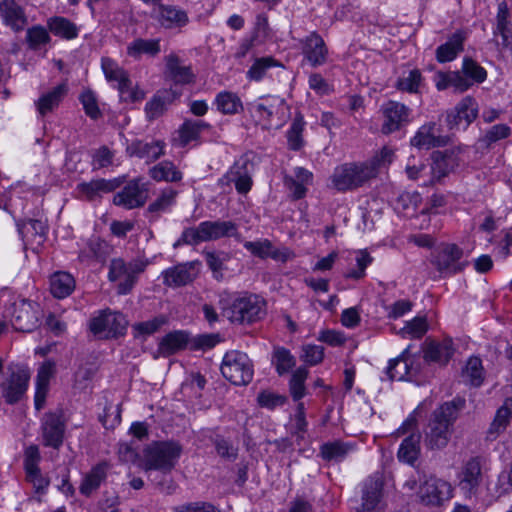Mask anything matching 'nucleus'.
Here are the masks:
<instances>
[{
	"label": "nucleus",
	"instance_id": "nucleus-15",
	"mask_svg": "<svg viewBox=\"0 0 512 512\" xmlns=\"http://www.w3.org/2000/svg\"><path fill=\"white\" fill-rule=\"evenodd\" d=\"M148 199L147 185L140 179L130 180L121 191L113 197V203L125 209L142 207Z\"/></svg>",
	"mask_w": 512,
	"mask_h": 512
},
{
	"label": "nucleus",
	"instance_id": "nucleus-28",
	"mask_svg": "<svg viewBox=\"0 0 512 512\" xmlns=\"http://www.w3.org/2000/svg\"><path fill=\"white\" fill-rule=\"evenodd\" d=\"M0 15L4 23L15 31L23 30L27 24L24 10L15 0H2Z\"/></svg>",
	"mask_w": 512,
	"mask_h": 512
},
{
	"label": "nucleus",
	"instance_id": "nucleus-29",
	"mask_svg": "<svg viewBox=\"0 0 512 512\" xmlns=\"http://www.w3.org/2000/svg\"><path fill=\"white\" fill-rule=\"evenodd\" d=\"M164 148L165 142L161 140L151 142L137 140L127 147V152L130 156H136L149 162L160 158L164 154Z\"/></svg>",
	"mask_w": 512,
	"mask_h": 512
},
{
	"label": "nucleus",
	"instance_id": "nucleus-10",
	"mask_svg": "<svg viewBox=\"0 0 512 512\" xmlns=\"http://www.w3.org/2000/svg\"><path fill=\"white\" fill-rule=\"evenodd\" d=\"M127 320L122 313L102 311L90 320L89 328L94 335L101 338H114L123 335L127 328Z\"/></svg>",
	"mask_w": 512,
	"mask_h": 512
},
{
	"label": "nucleus",
	"instance_id": "nucleus-54",
	"mask_svg": "<svg viewBox=\"0 0 512 512\" xmlns=\"http://www.w3.org/2000/svg\"><path fill=\"white\" fill-rule=\"evenodd\" d=\"M281 66L273 57H262L255 60L247 71V77L253 81H260L272 67Z\"/></svg>",
	"mask_w": 512,
	"mask_h": 512
},
{
	"label": "nucleus",
	"instance_id": "nucleus-37",
	"mask_svg": "<svg viewBox=\"0 0 512 512\" xmlns=\"http://www.w3.org/2000/svg\"><path fill=\"white\" fill-rule=\"evenodd\" d=\"M188 344V334L184 331H173L165 335L159 343L158 351L163 356H170Z\"/></svg>",
	"mask_w": 512,
	"mask_h": 512
},
{
	"label": "nucleus",
	"instance_id": "nucleus-44",
	"mask_svg": "<svg viewBox=\"0 0 512 512\" xmlns=\"http://www.w3.org/2000/svg\"><path fill=\"white\" fill-rule=\"evenodd\" d=\"M409 349H405L397 358L389 361L386 373L390 380H405L410 372Z\"/></svg>",
	"mask_w": 512,
	"mask_h": 512
},
{
	"label": "nucleus",
	"instance_id": "nucleus-27",
	"mask_svg": "<svg viewBox=\"0 0 512 512\" xmlns=\"http://www.w3.org/2000/svg\"><path fill=\"white\" fill-rule=\"evenodd\" d=\"M181 91L173 88L158 91L150 101L146 103L145 112L149 120L160 117L174 100L180 97Z\"/></svg>",
	"mask_w": 512,
	"mask_h": 512
},
{
	"label": "nucleus",
	"instance_id": "nucleus-39",
	"mask_svg": "<svg viewBox=\"0 0 512 512\" xmlns=\"http://www.w3.org/2000/svg\"><path fill=\"white\" fill-rule=\"evenodd\" d=\"M150 177L155 181L180 182L183 178L182 172L171 161H162L149 170Z\"/></svg>",
	"mask_w": 512,
	"mask_h": 512
},
{
	"label": "nucleus",
	"instance_id": "nucleus-61",
	"mask_svg": "<svg viewBox=\"0 0 512 512\" xmlns=\"http://www.w3.org/2000/svg\"><path fill=\"white\" fill-rule=\"evenodd\" d=\"M373 258L366 250H360L356 256V268L351 269L345 275L348 279L360 280L366 275V268L372 263Z\"/></svg>",
	"mask_w": 512,
	"mask_h": 512
},
{
	"label": "nucleus",
	"instance_id": "nucleus-16",
	"mask_svg": "<svg viewBox=\"0 0 512 512\" xmlns=\"http://www.w3.org/2000/svg\"><path fill=\"white\" fill-rule=\"evenodd\" d=\"M484 459L471 457L464 462L459 474V487L469 497L475 495L483 481Z\"/></svg>",
	"mask_w": 512,
	"mask_h": 512
},
{
	"label": "nucleus",
	"instance_id": "nucleus-23",
	"mask_svg": "<svg viewBox=\"0 0 512 512\" xmlns=\"http://www.w3.org/2000/svg\"><path fill=\"white\" fill-rule=\"evenodd\" d=\"M121 184L122 181L119 178L110 180L95 179L78 184L77 190L83 198L88 201H93L97 198H101L103 194L115 191Z\"/></svg>",
	"mask_w": 512,
	"mask_h": 512
},
{
	"label": "nucleus",
	"instance_id": "nucleus-45",
	"mask_svg": "<svg viewBox=\"0 0 512 512\" xmlns=\"http://www.w3.org/2000/svg\"><path fill=\"white\" fill-rule=\"evenodd\" d=\"M160 52L159 40L156 39H136L127 47V53L133 58H139L142 54L155 56Z\"/></svg>",
	"mask_w": 512,
	"mask_h": 512
},
{
	"label": "nucleus",
	"instance_id": "nucleus-59",
	"mask_svg": "<svg viewBox=\"0 0 512 512\" xmlns=\"http://www.w3.org/2000/svg\"><path fill=\"white\" fill-rule=\"evenodd\" d=\"M463 376L470 381L472 386H480L484 379L481 359L478 357H471L463 371Z\"/></svg>",
	"mask_w": 512,
	"mask_h": 512
},
{
	"label": "nucleus",
	"instance_id": "nucleus-6",
	"mask_svg": "<svg viewBox=\"0 0 512 512\" xmlns=\"http://www.w3.org/2000/svg\"><path fill=\"white\" fill-rule=\"evenodd\" d=\"M283 104L284 100L278 96H264L249 103L248 111L256 125L269 130L281 125L280 112Z\"/></svg>",
	"mask_w": 512,
	"mask_h": 512
},
{
	"label": "nucleus",
	"instance_id": "nucleus-11",
	"mask_svg": "<svg viewBox=\"0 0 512 512\" xmlns=\"http://www.w3.org/2000/svg\"><path fill=\"white\" fill-rule=\"evenodd\" d=\"M41 435L43 445L59 449L65 437L66 421L62 410L46 412L41 418Z\"/></svg>",
	"mask_w": 512,
	"mask_h": 512
},
{
	"label": "nucleus",
	"instance_id": "nucleus-48",
	"mask_svg": "<svg viewBox=\"0 0 512 512\" xmlns=\"http://www.w3.org/2000/svg\"><path fill=\"white\" fill-rule=\"evenodd\" d=\"M209 125L201 120H186L179 129V141L181 146H186L191 141L197 140L200 132Z\"/></svg>",
	"mask_w": 512,
	"mask_h": 512
},
{
	"label": "nucleus",
	"instance_id": "nucleus-38",
	"mask_svg": "<svg viewBox=\"0 0 512 512\" xmlns=\"http://www.w3.org/2000/svg\"><path fill=\"white\" fill-rule=\"evenodd\" d=\"M420 434L412 433L401 443L397 457L399 461L414 465L420 455Z\"/></svg>",
	"mask_w": 512,
	"mask_h": 512
},
{
	"label": "nucleus",
	"instance_id": "nucleus-47",
	"mask_svg": "<svg viewBox=\"0 0 512 512\" xmlns=\"http://www.w3.org/2000/svg\"><path fill=\"white\" fill-rule=\"evenodd\" d=\"M107 254V243L98 237H92L87 241L85 248L80 251L79 258L81 261L89 259L101 260L104 259Z\"/></svg>",
	"mask_w": 512,
	"mask_h": 512
},
{
	"label": "nucleus",
	"instance_id": "nucleus-34",
	"mask_svg": "<svg viewBox=\"0 0 512 512\" xmlns=\"http://www.w3.org/2000/svg\"><path fill=\"white\" fill-rule=\"evenodd\" d=\"M465 37L462 32L454 33L444 44L436 49V59L440 63L454 60L463 51Z\"/></svg>",
	"mask_w": 512,
	"mask_h": 512
},
{
	"label": "nucleus",
	"instance_id": "nucleus-19",
	"mask_svg": "<svg viewBox=\"0 0 512 512\" xmlns=\"http://www.w3.org/2000/svg\"><path fill=\"white\" fill-rule=\"evenodd\" d=\"M30 374L26 369L18 368L13 371L5 383L2 384V396L8 404L20 401L25 394Z\"/></svg>",
	"mask_w": 512,
	"mask_h": 512
},
{
	"label": "nucleus",
	"instance_id": "nucleus-26",
	"mask_svg": "<svg viewBox=\"0 0 512 512\" xmlns=\"http://www.w3.org/2000/svg\"><path fill=\"white\" fill-rule=\"evenodd\" d=\"M55 366L56 364L54 361L47 360L38 369L36 377V392L34 397L35 408L37 410H41L45 405L50 379L55 374Z\"/></svg>",
	"mask_w": 512,
	"mask_h": 512
},
{
	"label": "nucleus",
	"instance_id": "nucleus-51",
	"mask_svg": "<svg viewBox=\"0 0 512 512\" xmlns=\"http://www.w3.org/2000/svg\"><path fill=\"white\" fill-rule=\"evenodd\" d=\"M422 82V74L418 69L404 72L396 81L395 87L404 92L417 93Z\"/></svg>",
	"mask_w": 512,
	"mask_h": 512
},
{
	"label": "nucleus",
	"instance_id": "nucleus-17",
	"mask_svg": "<svg viewBox=\"0 0 512 512\" xmlns=\"http://www.w3.org/2000/svg\"><path fill=\"white\" fill-rule=\"evenodd\" d=\"M253 172L254 164L246 157H241L235 161L221 181H225L227 184L234 183L235 189L239 194H247L253 184Z\"/></svg>",
	"mask_w": 512,
	"mask_h": 512
},
{
	"label": "nucleus",
	"instance_id": "nucleus-9",
	"mask_svg": "<svg viewBox=\"0 0 512 512\" xmlns=\"http://www.w3.org/2000/svg\"><path fill=\"white\" fill-rule=\"evenodd\" d=\"M462 258L463 250L461 248L456 244L444 243L434 250L431 263L441 275L447 277L464 270L467 262Z\"/></svg>",
	"mask_w": 512,
	"mask_h": 512
},
{
	"label": "nucleus",
	"instance_id": "nucleus-31",
	"mask_svg": "<svg viewBox=\"0 0 512 512\" xmlns=\"http://www.w3.org/2000/svg\"><path fill=\"white\" fill-rule=\"evenodd\" d=\"M157 20L167 29L183 27L189 22V18L185 10L177 6L164 4H160L158 6Z\"/></svg>",
	"mask_w": 512,
	"mask_h": 512
},
{
	"label": "nucleus",
	"instance_id": "nucleus-5",
	"mask_svg": "<svg viewBox=\"0 0 512 512\" xmlns=\"http://www.w3.org/2000/svg\"><path fill=\"white\" fill-rule=\"evenodd\" d=\"M374 178V168L362 163H344L337 166L330 176L331 186L340 192H346L363 186Z\"/></svg>",
	"mask_w": 512,
	"mask_h": 512
},
{
	"label": "nucleus",
	"instance_id": "nucleus-64",
	"mask_svg": "<svg viewBox=\"0 0 512 512\" xmlns=\"http://www.w3.org/2000/svg\"><path fill=\"white\" fill-rule=\"evenodd\" d=\"M303 120L302 118H295L287 132L288 146L291 150L297 151L303 146Z\"/></svg>",
	"mask_w": 512,
	"mask_h": 512
},
{
	"label": "nucleus",
	"instance_id": "nucleus-52",
	"mask_svg": "<svg viewBox=\"0 0 512 512\" xmlns=\"http://www.w3.org/2000/svg\"><path fill=\"white\" fill-rule=\"evenodd\" d=\"M272 363L279 375L288 373L296 364L295 357L284 347H277L273 351Z\"/></svg>",
	"mask_w": 512,
	"mask_h": 512
},
{
	"label": "nucleus",
	"instance_id": "nucleus-46",
	"mask_svg": "<svg viewBox=\"0 0 512 512\" xmlns=\"http://www.w3.org/2000/svg\"><path fill=\"white\" fill-rule=\"evenodd\" d=\"M176 196V190L172 188L163 189L159 196L148 206L147 212L153 218H157L160 213L167 211L175 203Z\"/></svg>",
	"mask_w": 512,
	"mask_h": 512
},
{
	"label": "nucleus",
	"instance_id": "nucleus-3",
	"mask_svg": "<svg viewBox=\"0 0 512 512\" xmlns=\"http://www.w3.org/2000/svg\"><path fill=\"white\" fill-rule=\"evenodd\" d=\"M182 452V447L174 441H156L143 450V469L171 472Z\"/></svg>",
	"mask_w": 512,
	"mask_h": 512
},
{
	"label": "nucleus",
	"instance_id": "nucleus-25",
	"mask_svg": "<svg viewBox=\"0 0 512 512\" xmlns=\"http://www.w3.org/2000/svg\"><path fill=\"white\" fill-rule=\"evenodd\" d=\"M383 482L379 478L370 479L364 487L361 507L357 512H374L382 509Z\"/></svg>",
	"mask_w": 512,
	"mask_h": 512
},
{
	"label": "nucleus",
	"instance_id": "nucleus-35",
	"mask_svg": "<svg viewBox=\"0 0 512 512\" xmlns=\"http://www.w3.org/2000/svg\"><path fill=\"white\" fill-rule=\"evenodd\" d=\"M512 417V401L506 399L501 407L496 411L495 417L487 431V438L495 440L503 433L510 423Z\"/></svg>",
	"mask_w": 512,
	"mask_h": 512
},
{
	"label": "nucleus",
	"instance_id": "nucleus-43",
	"mask_svg": "<svg viewBox=\"0 0 512 512\" xmlns=\"http://www.w3.org/2000/svg\"><path fill=\"white\" fill-rule=\"evenodd\" d=\"M510 11L508 5L505 1H502L498 4V10L496 15V31L495 33H499L502 37V45L504 47H508L511 43L512 38V27L511 22L509 20Z\"/></svg>",
	"mask_w": 512,
	"mask_h": 512
},
{
	"label": "nucleus",
	"instance_id": "nucleus-14",
	"mask_svg": "<svg viewBox=\"0 0 512 512\" xmlns=\"http://www.w3.org/2000/svg\"><path fill=\"white\" fill-rule=\"evenodd\" d=\"M452 486L445 480L430 477L419 487L421 503L427 506H439L452 497Z\"/></svg>",
	"mask_w": 512,
	"mask_h": 512
},
{
	"label": "nucleus",
	"instance_id": "nucleus-41",
	"mask_svg": "<svg viewBox=\"0 0 512 512\" xmlns=\"http://www.w3.org/2000/svg\"><path fill=\"white\" fill-rule=\"evenodd\" d=\"M51 293L56 298H65L75 289V280L67 272H56L50 280Z\"/></svg>",
	"mask_w": 512,
	"mask_h": 512
},
{
	"label": "nucleus",
	"instance_id": "nucleus-49",
	"mask_svg": "<svg viewBox=\"0 0 512 512\" xmlns=\"http://www.w3.org/2000/svg\"><path fill=\"white\" fill-rule=\"evenodd\" d=\"M50 31L56 36L73 39L78 35V29L74 23L64 17H53L48 21Z\"/></svg>",
	"mask_w": 512,
	"mask_h": 512
},
{
	"label": "nucleus",
	"instance_id": "nucleus-53",
	"mask_svg": "<svg viewBox=\"0 0 512 512\" xmlns=\"http://www.w3.org/2000/svg\"><path fill=\"white\" fill-rule=\"evenodd\" d=\"M511 129L506 124H497L488 129L483 137L478 140L480 148H489L493 143L509 137Z\"/></svg>",
	"mask_w": 512,
	"mask_h": 512
},
{
	"label": "nucleus",
	"instance_id": "nucleus-56",
	"mask_svg": "<svg viewBox=\"0 0 512 512\" xmlns=\"http://www.w3.org/2000/svg\"><path fill=\"white\" fill-rule=\"evenodd\" d=\"M101 67L105 78L109 82H116L117 86L122 83L125 85V79L128 77V74L118 66V64L110 58H102Z\"/></svg>",
	"mask_w": 512,
	"mask_h": 512
},
{
	"label": "nucleus",
	"instance_id": "nucleus-1",
	"mask_svg": "<svg viewBox=\"0 0 512 512\" xmlns=\"http://www.w3.org/2000/svg\"><path fill=\"white\" fill-rule=\"evenodd\" d=\"M465 407V400L454 398L436 407L423 429L424 446L427 450L445 449L455 431V423Z\"/></svg>",
	"mask_w": 512,
	"mask_h": 512
},
{
	"label": "nucleus",
	"instance_id": "nucleus-58",
	"mask_svg": "<svg viewBox=\"0 0 512 512\" xmlns=\"http://www.w3.org/2000/svg\"><path fill=\"white\" fill-rule=\"evenodd\" d=\"M203 255L208 267L213 272L214 278L221 280L223 277L222 270L224 263L229 259L228 254L225 252L204 251Z\"/></svg>",
	"mask_w": 512,
	"mask_h": 512
},
{
	"label": "nucleus",
	"instance_id": "nucleus-50",
	"mask_svg": "<svg viewBox=\"0 0 512 512\" xmlns=\"http://www.w3.org/2000/svg\"><path fill=\"white\" fill-rule=\"evenodd\" d=\"M419 202L420 196L418 193L403 192L395 200L394 209L397 213L408 217L416 211Z\"/></svg>",
	"mask_w": 512,
	"mask_h": 512
},
{
	"label": "nucleus",
	"instance_id": "nucleus-62",
	"mask_svg": "<svg viewBox=\"0 0 512 512\" xmlns=\"http://www.w3.org/2000/svg\"><path fill=\"white\" fill-rule=\"evenodd\" d=\"M428 330V324L425 317H415L411 321L406 322L401 329L403 335H408L413 339H420Z\"/></svg>",
	"mask_w": 512,
	"mask_h": 512
},
{
	"label": "nucleus",
	"instance_id": "nucleus-8",
	"mask_svg": "<svg viewBox=\"0 0 512 512\" xmlns=\"http://www.w3.org/2000/svg\"><path fill=\"white\" fill-rule=\"evenodd\" d=\"M147 263L141 260H132L126 263L122 258L111 260L108 278L110 281L121 280L118 284V294H128L134 287L137 277L142 273Z\"/></svg>",
	"mask_w": 512,
	"mask_h": 512
},
{
	"label": "nucleus",
	"instance_id": "nucleus-42",
	"mask_svg": "<svg viewBox=\"0 0 512 512\" xmlns=\"http://www.w3.org/2000/svg\"><path fill=\"white\" fill-rule=\"evenodd\" d=\"M214 104L217 110L224 115H234L243 110V104L239 96L230 91L218 93Z\"/></svg>",
	"mask_w": 512,
	"mask_h": 512
},
{
	"label": "nucleus",
	"instance_id": "nucleus-21",
	"mask_svg": "<svg viewBox=\"0 0 512 512\" xmlns=\"http://www.w3.org/2000/svg\"><path fill=\"white\" fill-rule=\"evenodd\" d=\"M478 107L472 97H465L450 112L447 113V122L450 128L463 126L467 128L477 117Z\"/></svg>",
	"mask_w": 512,
	"mask_h": 512
},
{
	"label": "nucleus",
	"instance_id": "nucleus-55",
	"mask_svg": "<svg viewBox=\"0 0 512 512\" xmlns=\"http://www.w3.org/2000/svg\"><path fill=\"white\" fill-rule=\"evenodd\" d=\"M308 376V370L305 367H299L296 369L289 382V390L292 398L295 401H299L305 395V380Z\"/></svg>",
	"mask_w": 512,
	"mask_h": 512
},
{
	"label": "nucleus",
	"instance_id": "nucleus-33",
	"mask_svg": "<svg viewBox=\"0 0 512 512\" xmlns=\"http://www.w3.org/2000/svg\"><path fill=\"white\" fill-rule=\"evenodd\" d=\"M436 124L430 122L419 128L416 135L411 139V145L418 149H430L441 146L444 142L436 135Z\"/></svg>",
	"mask_w": 512,
	"mask_h": 512
},
{
	"label": "nucleus",
	"instance_id": "nucleus-36",
	"mask_svg": "<svg viewBox=\"0 0 512 512\" xmlns=\"http://www.w3.org/2000/svg\"><path fill=\"white\" fill-rule=\"evenodd\" d=\"M454 354L453 342L451 339H444L441 342H431L428 344L424 358L426 361L446 364Z\"/></svg>",
	"mask_w": 512,
	"mask_h": 512
},
{
	"label": "nucleus",
	"instance_id": "nucleus-30",
	"mask_svg": "<svg viewBox=\"0 0 512 512\" xmlns=\"http://www.w3.org/2000/svg\"><path fill=\"white\" fill-rule=\"evenodd\" d=\"M110 464L107 461H101L94 465L88 473L85 474L79 486V491L84 496H90L96 491L107 477Z\"/></svg>",
	"mask_w": 512,
	"mask_h": 512
},
{
	"label": "nucleus",
	"instance_id": "nucleus-40",
	"mask_svg": "<svg viewBox=\"0 0 512 512\" xmlns=\"http://www.w3.org/2000/svg\"><path fill=\"white\" fill-rule=\"evenodd\" d=\"M355 445L350 442H343L340 440L327 442L320 448L321 457L326 461H342L351 451L354 450Z\"/></svg>",
	"mask_w": 512,
	"mask_h": 512
},
{
	"label": "nucleus",
	"instance_id": "nucleus-12",
	"mask_svg": "<svg viewBox=\"0 0 512 512\" xmlns=\"http://www.w3.org/2000/svg\"><path fill=\"white\" fill-rule=\"evenodd\" d=\"M40 307L28 300H21L12 305L10 321L17 331L31 332L39 323Z\"/></svg>",
	"mask_w": 512,
	"mask_h": 512
},
{
	"label": "nucleus",
	"instance_id": "nucleus-2",
	"mask_svg": "<svg viewBox=\"0 0 512 512\" xmlns=\"http://www.w3.org/2000/svg\"><path fill=\"white\" fill-rule=\"evenodd\" d=\"M238 234V226L232 221H203L196 227L185 228L174 247L182 244L195 246L224 237H237Z\"/></svg>",
	"mask_w": 512,
	"mask_h": 512
},
{
	"label": "nucleus",
	"instance_id": "nucleus-18",
	"mask_svg": "<svg viewBox=\"0 0 512 512\" xmlns=\"http://www.w3.org/2000/svg\"><path fill=\"white\" fill-rule=\"evenodd\" d=\"M199 274V263L191 261L170 267L162 272L163 283L169 287H181L192 283Z\"/></svg>",
	"mask_w": 512,
	"mask_h": 512
},
{
	"label": "nucleus",
	"instance_id": "nucleus-63",
	"mask_svg": "<svg viewBox=\"0 0 512 512\" xmlns=\"http://www.w3.org/2000/svg\"><path fill=\"white\" fill-rule=\"evenodd\" d=\"M452 158L443 155L440 152L433 154V163L431 165V173L433 179L440 180L442 177L448 174L452 168Z\"/></svg>",
	"mask_w": 512,
	"mask_h": 512
},
{
	"label": "nucleus",
	"instance_id": "nucleus-7",
	"mask_svg": "<svg viewBox=\"0 0 512 512\" xmlns=\"http://www.w3.org/2000/svg\"><path fill=\"white\" fill-rule=\"evenodd\" d=\"M222 375L234 385H247L254 374L252 361L246 353L232 350L228 351L221 364Z\"/></svg>",
	"mask_w": 512,
	"mask_h": 512
},
{
	"label": "nucleus",
	"instance_id": "nucleus-13",
	"mask_svg": "<svg viewBox=\"0 0 512 512\" xmlns=\"http://www.w3.org/2000/svg\"><path fill=\"white\" fill-rule=\"evenodd\" d=\"M380 111L383 115L381 132L385 135L400 130L410 122L411 109L403 103L389 100L381 106Z\"/></svg>",
	"mask_w": 512,
	"mask_h": 512
},
{
	"label": "nucleus",
	"instance_id": "nucleus-57",
	"mask_svg": "<svg viewBox=\"0 0 512 512\" xmlns=\"http://www.w3.org/2000/svg\"><path fill=\"white\" fill-rule=\"evenodd\" d=\"M467 79H469L472 84L482 83L487 78L486 70L480 66L475 60L469 57H465L462 63V71H461Z\"/></svg>",
	"mask_w": 512,
	"mask_h": 512
},
{
	"label": "nucleus",
	"instance_id": "nucleus-24",
	"mask_svg": "<svg viewBox=\"0 0 512 512\" xmlns=\"http://www.w3.org/2000/svg\"><path fill=\"white\" fill-rule=\"evenodd\" d=\"M68 91V83L62 82L53 89L43 93L35 101L36 110L39 115L45 117L47 114L52 113L67 96Z\"/></svg>",
	"mask_w": 512,
	"mask_h": 512
},
{
	"label": "nucleus",
	"instance_id": "nucleus-32",
	"mask_svg": "<svg viewBox=\"0 0 512 512\" xmlns=\"http://www.w3.org/2000/svg\"><path fill=\"white\" fill-rule=\"evenodd\" d=\"M167 76L176 85L191 84L195 81V75L190 66L181 64L179 57L175 54H170L166 57Z\"/></svg>",
	"mask_w": 512,
	"mask_h": 512
},
{
	"label": "nucleus",
	"instance_id": "nucleus-22",
	"mask_svg": "<svg viewBox=\"0 0 512 512\" xmlns=\"http://www.w3.org/2000/svg\"><path fill=\"white\" fill-rule=\"evenodd\" d=\"M302 52L312 67L324 65L328 57V48L323 38L312 32L303 40Z\"/></svg>",
	"mask_w": 512,
	"mask_h": 512
},
{
	"label": "nucleus",
	"instance_id": "nucleus-20",
	"mask_svg": "<svg viewBox=\"0 0 512 512\" xmlns=\"http://www.w3.org/2000/svg\"><path fill=\"white\" fill-rule=\"evenodd\" d=\"M41 456L37 445H30L24 452V469L26 478L33 484L37 491L45 489L49 481L44 478L39 468Z\"/></svg>",
	"mask_w": 512,
	"mask_h": 512
},
{
	"label": "nucleus",
	"instance_id": "nucleus-4",
	"mask_svg": "<svg viewBox=\"0 0 512 512\" xmlns=\"http://www.w3.org/2000/svg\"><path fill=\"white\" fill-rule=\"evenodd\" d=\"M227 303V298L221 297L219 300L223 315L233 323H252L264 315V301L257 295L236 298L229 307H226Z\"/></svg>",
	"mask_w": 512,
	"mask_h": 512
},
{
	"label": "nucleus",
	"instance_id": "nucleus-60",
	"mask_svg": "<svg viewBox=\"0 0 512 512\" xmlns=\"http://www.w3.org/2000/svg\"><path fill=\"white\" fill-rule=\"evenodd\" d=\"M167 322L168 317L166 315L161 314L147 321L135 323L133 325V329L139 335H151L157 332L162 326L166 325Z\"/></svg>",
	"mask_w": 512,
	"mask_h": 512
}]
</instances>
